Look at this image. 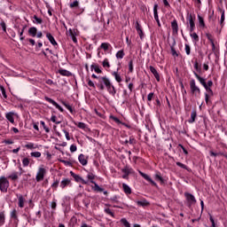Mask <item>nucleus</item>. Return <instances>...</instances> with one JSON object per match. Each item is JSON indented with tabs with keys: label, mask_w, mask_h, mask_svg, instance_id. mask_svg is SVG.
<instances>
[{
	"label": "nucleus",
	"mask_w": 227,
	"mask_h": 227,
	"mask_svg": "<svg viewBox=\"0 0 227 227\" xmlns=\"http://www.w3.org/2000/svg\"><path fill=\"white\" fill-rule=\"evenodd\" d=\"M105 86H106L107 90H111V82L109 81V79H107V77L104 76V77H99L98 78V82L96 84V86H98V88H99V90H101V91H104L105 90Z\"/></svg>",
	"instance_id": "1"
},
{
	"label": "nucleus",
	"mask_w": 227,
	"mask_h": 227,
	"mask_svg": "<svg viewBox=\"0 0 227 227\" xmlns=\"http://www.w3.org/2000/svg\"><path fill=\"white\" fill-rule=\"evenodd\" d=\"M10 187V181L6 176H0V191L1 192H8V188Z\"/></svg>",
	"instance_id": "2"
},
{
	"label": "nucleus",
	"mask_w": 227,
	"mask_h": 227,
	"mask_svg": "<svg viewBox=\"0 0 227 227\" xmlns=\"http://www.w3.org/2000/svg\"><path fill=\"white\" fill-rule=\"evenodd\" d=\"M187 20L189 21L190 24V33H192V31H194V29L196 28V24L194 23V20H196V16L189 14L187 16Z\"/></svg>",
	"instance_id": "3"
},
{
	"label": "nucleus",
	"mask_w": 227,
	"mask_h": 227,
	"mask_svg": "<svg viewBox=\"0 0 227 227\" xmlns=\"http://www.w3.org/2000/svg\"><path fill=\"white\" fill-rule=\"evenodd\" d=\"M190 89H191V92L192 93V95L196 96V93H198L199 95H200V93H201V90H200V88H198V86H196V82L194 80H191Z\"/></svg>",
	"instance_id": "4"
},
{
	"label": "nucleus",
	"mask_w": 227,
	"mask_h": 227,
	"mask_svg": "<svg viewBox=\"0 0 227 227\" xmlns=\"http://www.w3.org/2000/svg\"><path fill=\"white\" fill-rule=\"evenodd\" d=\"M184 196L188 201V207H192V205H196V198H194V195L191 193H184Z\"/></svg>",
	"instance_id": "5"
},
{
	"label": "nucleus",
	"mask_w": 227,
	"mask_h": 227,
	"mask_svg": "<svg viewBox=\"0 0 227 227\" xmlns=\"http://www.w3.org/2000/svg\"><path fill=\"white\" fill-rule=\"evenodd\" d=\"M45 173H47L45 168H40L35 177L36 182H42V180H43V177L45 176Z\"/></svg>",
	"instance_id": "6"
},
{
	"label": "nucleus",
	"mask_w": 227,
	"mask_h": 227,
	"mask_svg": "<svg viewBox=\"0 0 227 227\" xmlns=\"http://www.w3.org/2000/svg\"><path fill=\"white\" fill-rule=\"evenodd\" d=\"M44 99L49 102L50 104H52V106H54L57 109H59V111L60 113H63V111H65L63 109V107H61V106H59V104H58L56 101H54L52 98H49V97H45Z\"/></svg>",
	"instance_id": "7"
},
{
	"label": "nucleus",
	"mask_w": 227,
	"mask_h": 227,
	"mask_svg": "<svg viewBox=\"0 0 227 227\" xmlns=\"http://www.w3.org/2000/svg\"><path fill=\"white\" fill-rule=\"evenodd\" d=\"M122 173L124 175L122 176V178L128 180L129 179V175H132L134 173V170L129 167H125L124 168L121 169Z\"/></svg>",
	"instance_id": "8"
},
{
	"label": "nucleus",
	"mask_w": 227,
	"mask_h": 227,
	"mask_svg": "<svg viewBox=\"0 0 227 227\" xmlns=\"http://www.w3.org/2000/svg\"><path fill=\"white\" fill-rule=\"evenodd\" d=\"M139 175H141V176H143V178H145V180H146L147 182H150V184H153L154 187H157V183L154 182L153 180H152L148 175H146L141 171H139Z\"/></svg>",
	"instance_id": "9"
},
{
	"label": "nucleus",
	"mask_w": 227,
	"mask_h": 227,
	"mask_svg": "<svg viewBox=\"0 0 227 227\" xmlns=\"http://www.w3.org/2000/svg\"><path fill=\"white\" fill-rule=\"evenodd\" d=\"M149 70H150V72L153 73L156 81H158V82H159L160 81V75L159 74V72H157V69H155V67H153V66H150Z\"/></svg>",
	"instance_id": "10"
},
{
	"label": "nucleus",
	"mask_w": 227,
	"mask_h": 227,
	"mask_svg": "<svg viewBox=\"0 0 227 227\" xmlns=\"http://www.w3.org/2000/svg\"><path fill=\"white\" fill-rule=\"evenodd\" d=\"M72 176L74 178L75 182H81L83 185H86L88 182H86L82 177H81L79 175L74 174V172H71Z\"/></svg>",
	"instance_id": "11"
},
{
	"label": "nucleus",
	"mask_w": 227,
	"mask_h": 227,
	"mask_svg": "<svg viewBox=\"0 0 227 227\" xmlns=\"http://www.w3.org/2000/svg\"><path fill=\"white\" fill-rule=\"evenodd\" d=\"M171 27H172L173 35H178V22H176V20H174L171 22Z\"/></svg>",
	"instance_id": "12"
},
{
	"label": "nucleus",
	"mask_w": 227,
	"mask_h": 227,
	"mask_svg": "<svg viewBox=\"0 0 227 227\" xmlns=\"http://www.w3.org/2000/svg\"><path fill=\"white\" fill-rule=\"evenodd\" d=\"M157 8H159V5L154 4V7H153L154 19H155L158 26L160 27V21L159 20V12H157Z\"/></svg>",
	"instance_id": "13"
},
{
	"label": "nucleus",
	"mask_w": 227,
	"mask_h": 227,
	"mask_svg": "<svg viewBox=\"0 0 227 227\" xmlns=\"http://www.w3.org/2000/svg\"><path fill=\"white\" fill-rule=\"evenodd\" d=\"M26 203V199L22 195L18 196V205L20 208H24V204Z\"/></svg>",
	"instance_id": "14"
},
{
	"label": "nucleus",
	"mask_w": 227,
	"mask_h": 227,
	"mask_svg": "<svg viewBox=\"0 0 227 227\" xmlns=\"http://www.w3.org/2000/svg\"><path fill=\"white\" fill-rule=\"evenodd\" d=\"M78 160L82 166H86V164H88V160L86 159V156L84 154H80L78 157Z\"/></svg>",
	"instance_id": "15"
},
{
	"label": "nucleus",
	"mask_w": 227,
	"mask_h": 227,
	"mask_svg": "<svg viewBox=\"0 0 227 227\" xmlns=\"http://www.w3.org/2000/svg\"><path fill=\"white\" fill-rule=\"evenodd\" d=\"M91 72H96V74H102V69H100V67H98V64H92L90 66Z\"/></svg>",
	"instance_id": "16"
},
{
	"label": "nucleus",
	"mask_w": 227,
	"mask_h": 227,
	"mask_svg": "<svg viewBox=\"0 0 227 227\" xmlns=\"http://www.w3.org/2000/svg\"><path fill=\"white\" fill-rule=\"evenodd\" d=\"M194 75L204 88H207L208 86L207 85V82H205V79L200 76V74H198L196 72H194Z\"/></svg>",
	"instance_id": "17"
},
{
	"label": "nucleus",
	"mask_w": 227,
	"mask_h": 227,
	"mask_svg": "<svg viewBox=\"0 0 227 227\" xmlns=\"http://www.w3.org/2000/svg\"><path fill=\"white\" fill-rule=\"evenodd\" d=\"M46 37L48 38L51 45H58V43L56 42V40L54 39V36H52L51 33H47Z\"/></svg>",
	"instance_id": "18"
},
{
	"label": "nucleus",
	"mask_w": 227,
	"mask_h": 227,
	"mask_svg": "<svg viewBox=\"0 0 227 227\" xmlns=\"http://www.w3.org/2000/svg\"><path fill=\"white\" fill-rule=\"evenodd\" d=\"M70 184H72L70 179L66 178V179L61 181L60 187H61V189H65V187H67V185H70Z\"/></svg>",
	"instance_id": "19"
},
{
	"label": "nucleus",
	"mask_w": 227,
	"mask_h": 227,
	"mask_svg": "<svg viewBox=\"0 0 227 227\" xmlns=\"http://www.w3.org/2000/svg\"><path fill=\"white\" fill-rule=\"evenodd\" d=\"M122 189L125 194H132V190L130 189V186L127 184H122Z\"/></svg>",
	"instance_id": "20"
},
{
	"label": "nucleus",
	"mask_w": 227,
	"mask_h": 227,
	"mask_svg": "<svg viewBox=\"0 0 227 227\" xmlns=\"http://www.w3.org/2000/svg\"><path fill=\"white\" fill-rule=\"evenodd\" d=\"M13 113L10 112L6 114L5 118L10 121L11 123H15V120L13 119Z\"/></svg>",
	"instance_id": "21"
},
{
	"label": "nucleus",
	"mask_w": 227,
	"mask_h": 227,
	"mask_svg": "<svg viewBox=\"0 0 227 227\" xmlns=\"http://www.w3.org/2000/svg\"><path fill=\"white\" fill-rule=\"evenodd\" d=\"M59 73L60 74V75H65L66 77H69V75H72L70 71H67L66 69H59Z\"/></svg>",
	"instance_id": "22"
},
{
	"label": "nucleus",
	"mask_w": 227,
	"mask_h": 227,
	"mask_svg": "<svg viewBox=\"0 0 227 227\" xmlns=\"http://www.w3.org/2000/svg\"><path fill=\"white\" fill-rule=\"evenodd\" d=\"M38 32V30L36 29V27H32L28 29V34L31 35V36H36V33Z\"/></svg>",
	"instance_id": "23"
},
{
	"label": "nucleus",
	"mask_w": 227,
	"mask_h": 227,
	"mask_svg": "<svg viewBox=\"0 0 227 227\" xmlns=\"http://www.w3.org/2000/svg\"><path fill=\"white\" fill-rule=\"evenodd\" d=\"M90 184H94V191L97 192H104V190L100 188V186H98L95 181H90Z\"/></svg>",
	"instance_id": "24"
},
{
	"label": "nucleus",
	"mask_w": 227,
	"mask_h": 227,
	"mask_svg": "<svg viewBox=\"0 0 227 227\" xmlns=\"http://www.w3.org/2000/svg\"><path fill=\"white\" fill-rule=\"evenodd\" d=\"M196 110H193L191 114V120L189 121V123H194V121H196Z\"/></svg>",
	"instance_id": "25"
},
{
	"label": "nucleus",
	"mask_w": 227,
	"mask_h": 227,
	"mask_svg": "<svg viewBox=\"0 0 227 227\" xmlns=\"http://www.w3.org/2000/svg\"><path fill=\"white\" fill-rule=\"evenodd\" d=\"M198 20H199V26L200 27H205V20L203 19V17H201L200 15H198Z\"/></svg>",
	"instance_id": "26"
},
{
	"label": "nucleus",
	"mask_w": 227,
	"mask_h": 227,
	"mask_svg": "<svg viewBox=\"0 0 227 227\" xmlns=\"http://www.w3.org/2000/svg\"><path fill=\"white\" fill-rule=\"evenodd\" d=\"M137 204L138 205V207H148V205H150V203L146 200H138Z\"/></svg>",
	"instance_id": "27"
},
{
	"label": "nucleus",
	"mask_w": 227,
	"mask_h": 227,
	"mask_svg": "<svg viewBox=\"0 0 227 227\" xmlns=\"http://www.w3.org/2000/svg\"><path fill=\"white\" fill-rule=\"evenodd\" d=\"M123 56H125L123 50H121L116 53L117 59H123Z\"/></svg>",
	"instance_id": "28"
},
{
	"label": "nucleus",
	"mask_w": 227,
	"mask_h": 227,
	"mask_svg": "<svg viewBox=\"0 0 227 227\" xmlns=\"http://www.w3.org/2000/svg\"><path fill=\"white\" fill-rule=\"evenodd\" d=\"M190 36L195 41V42H200V36L196 33H192L190 34Z\"/></svg>",
	"instance_id": "29"
},
{
	"label": "nucleus",
	"mask_w": 227,
	"mask_h": 227,
	"mask_svg": "<svg viewBox=\"0 0 227 227\" xmlns=\"http://www.w3.org/2000/svg\"><path fill=\"white\" fill-rule=\"evenodd\" d=\"M121 223L123 224V226L125 227H130V223H129V221H127L126 218H121Z\"/></svg>",
	"instance_id": "30"
},
{
	"label": "nucleus",
	"mask_w": 227,
	"mask_h": 227,
	"mask_svg": "<svg viewBox=\"0 0 227 227\" xmlns=\"http://www.w3.org/2000/svg\"><path fill=\"white\" fill-rule=\"evenodd\" d=\"M113 75L115 77V80L117 82H121V76L117 72H114Z\"/></svg>",
	"instance_id": "31"
},
{
	"label": "nucleus",
	"mask_w": 227,
	"mask_h": 227,
	"mask_svg": "<svg viewBox=\"0 0 227 227\" xmlns=\"http://www.w3.org/2000/svg\"><path fill=\"white\" fill-rule=\"evenodd\" d=\"M155 180H158L159 182H160V184H164V178H162V176L160 174L155 175Z\"/></svg>",
	"instance_id": "32"
},
{
	"label": "nucleus",
	"mask_w": 227,
	"mask_h": 227,
	"mask_svg": "<svg viewBox=\"0 0 227 227\" xmlns=\"http://www.w3.org/2000/svg\"><path fill=\"white\" fill-rule=\"evenodd\" d=\"M8 178H11V180L15 181V180L19 179V175H17V172H15V173H12V175H10L8 176Z\"/></svg>",
	"instance_id": "33"
},
{
	"label": "nucleus",
	"mask_w": 227,
	"mask_h": 227,
	"mask_svg": "<svg viewBox=\"0 0 227 227\" xmlns=\"http://www.w3.org/2000/svg\"><path fill=\"white\" fill-rule=\"evenodd\" d=\"M31 157H35L36 159L42 157V153L40 152H34L30 153Z\"/></svg>",
	"instance_id": "34"
},
{
	"label": "nucleus",
	"mask_w": 227,
	"mask_h": 227,
	"mask_svg": "<svg viewBox=\"0 0 227 227\" xmlns=\"http://www.w3.org/2000/svg\"><path fill=\"white\" fill-rule=\"evenodd\" d=\"M103 67L104 68H110L111 67V65L109 64V60L107 59H106L104 61H103Z\"/></svg>",
	"instance_id": "35"
},
{
	"label": "nucleus",
	"mask_w": 227,
	"mask_h": 227,
	"mask_svg": "<svg viewBox=\"0 0 227 227\" xmlns=\"http://www.w3.org/2000/svg\"><path fill=\"white\" fill-rule=\"evenodd\" d=\"M101 49H103L104 51H108L109 50V43H102L100 45Z\"/></svg>",
	"instance_id": "36"
},
{
	"label": "nucleus",
	"mask_w": 227,
	"mask_h": 227,
	"mask_svg": "<svg viewBox=\"0 0 227 227\" xmlns=\"http://www.w3.org/2000/svg\"><path fill=\"white\" fill-rule=\"evenodd\" d=\"M5 217H4V213L1 212L0 213V225L4 224Z\"/></svg>",
	"instance_id": "37"
},
{
	"label": "nucleus",
	"mask_w": 227,
	"mask_h": 227,
	"mask_svg": "<svg viewBox=\"0 0 227 227\" xmlns=\"http://www.w3.org/2000/svg\"><path fill=\"white\" fill-rule=\"evenodd\" d=\"M41 125L44 129L45 132H47V134H49V132H51V129H49V128L45 125V122L43 121H41Z\"/></svg>",
	"instance_id": "38"
},
{
	"label": "nucleus",
	"mask_w": 227,
	"mask_h": 227,
	"mask_svg": "<svg viewBox=\"0 0 227 227\" xmlns=\"http://www.w3.org/2000/svg\"><path fill=\"white\" fill-rule=\"evenodd\" d=\"M22 164H23V166L26 168V167H27V166H29V159L28 158H24L23 160H22Z\"/></svg>",
	"instance_id": "39"
},
{
	"label": "nucleus",
	"mask_w": 227,
	"mask_h": 227,
	"mask_svg": "<svg viewBox=\"0 0 227 227\" xmlns=\"http://www.w3.org/2000/svg\"><path fill=\"white\" fill-rule=\"evenodd\" d=\"M70 8H77L79 6V1L75 0L74 2L70 4Z\"/></svg>",
	"instance_id": "40"
},
{
	"label": "nucleus",
	"mask_w": 227,
	"mask_h": 227,
	"mask_svg": "<svg viewBox=\"0 0 227 227\" xmlns=\"http://www.w3.org/2000/svg\"><path fill=\"white\" fill-rule=\"evenodd\" d=\"M0 90L2 91L4 98H7L6 90H4V87H3V85H0Z\"/></svg>",
	"instance_id": "41"
},
{
	"label": "nucleus",
	"mask_w": 227,
	"mask_h": 227,
	"mask_svg": "<svg viewBox=\"0 0 227 227\" xmlns=\"http://www.w3.org/2000/svg\"><path fill=\"white\" fill-rule=\"evenodd\" d=\"M106 214H108V215H111L112 217H114V213L110 208L105 209Z\"/></svg>",
	"instance_id": "42"
},
{
	"label": "nucleus",
	"mask_w": 227,
	"mask_h": 227,
	"mask_svg": "<svg viewBox=\"0 0 227 227\" xmlns=\"http://www.w3.org/2000/svg\"><path fill=\"white\" fill-rule=\"evenodd\" d=\"M34 20H35V24H42L43 20L41 18L36 17V15L34 16Z\"/></svg>",
	"instance_id": "43"
},
{
	"label": "nucleus",
	"mask_w": 227,
	"mask_h": 227,
	"mask_svg": "<svg viewBox=\"0 0 227 227\" xmlns=\"http://www.w3.org/2000/svg\"><path fill=\"white\" fill-rule=\"evenodd\" d=\"M129 72H134V65H133V61L130 60L129 63Z\"/></svg>",
	"instance_id": "44"
},
{
	"label": "nucleus",
	"mask_w": 227,
	"mask_h": 227,
	"mask_svg": "<svg viewBox=\"0 0 227 227\" xmlns=\"http://www.w3.org/2000/svg\"><path fill=\"white\" fill-rule=\"evenodd\" d=\"M211 157H217L218 155H223V153H214V151H210Z\"/></svg>",
	"instance_id": "45"
},
{
	"label": "nucleus",
	"mask_w": 227,
	"mask_h": 227,
	"mask_svg": "<svg viewBox=\"0 0 227 227\" xmlns=\"http://www.w3.org/2000/svg\"><path fill=\"white\" fill-rule=\"evenodd\" d=\"M176 166H178L179 168H182L183 169H187V166H185L184 163L180 161L176 162Z\"/></svg>",
	"instance_id": "46"
},
{
	"label": "nucleus",
	"mask_w": 227,
	"mask_h": 227,
	"mask_svg": "<svg viewBox=\"0 0 227 227\" xmlns=\"http://www.w3.org/2000/svg\"><path fill=\"white\" fill-rule=\"evenodd\" d=\"M11 217L12 219H17V210L13 209L12 212L11 213Z\"/></svg>",
	"instance_id": "47"
},
{
	"label": "nucleus",
	"mask_w": 227,
	"mask_h": 227,
	"mask_svg": "<svg viewBox=\"0 0 227 227\" xmlns=\"http://www.w3.org/2000/svg\"><path fill=\"white\" fill-rule=\"evenodd\" d=\"M111 119L114 120L115 123H118V125H121V121H120V119H118L117 117L112 116Z\"/></svg>",
	"instance_id": "48"
},
{
	"label": "nucleus",
	"mask_w": 227,
	"mask_h": 227,
	"mask_svg": "<svg viewBox=\"0 0 227 227\" xmlns=\"http://www.w3.org/2000/svg\"><path fill=\"white\" fill-rule=\"evenodd\" d=\"M56 115H52L51 118V121H53V123H56L57 125H59V123H61V121H56Z\"/></svg>",
	"instance_id": "49"
},
{
	"label": "nucleus",
	"mask_w": 227,
	"mask_h": 227,
	"mask_svg": "<svg viewBox=\"0 0 227 227\" xmlns=\"http://www.w3.org/2000/svg\"><path fill=\"white\" fill-rule=\"evenodd\" d=\"M171 54L172 56L178 57V53L176 52V50H175V47L171 46Z\"/></svg>",
	"instance_id": "50"
},
{
	"label": "nucleus",
	"mask_w": 227,
	"mask_h": 227,
	"mask_svg": "<svg viewBox=\"0 0 227 227\" xmlns=\"http://www.w3.org/2000/svg\"><path fill=\"white\" fill-rule=\"evenodd\" d=\"M70 152H72V153H74V152H77V145H72L70 146Z\"/></svg>",
	"instance_id": "51"
},
{
	"label": "nucleus",
	"mask_w": 227,
	"mask_h": 227,
	"mask_svg": "<svg viewBox=\"0 0 227 227\" xmlns=\"http://www.w3.org/2000/svg\"><path fill=\"white\" fill-rule=\"evenodd\" d=\"M65 107H67V109H68V111H70L71 113H74V109L72 108V106L67 103H63Z\"/></svg>",
	"instance_id": "52"
},
{
	"label": "nucleus",
	"mask_w": 227,
	"mask_h": 227,
	"mask_svg": "<svg viewBox=\"0 0 227 227\" xmlns=\"http://www.w3.org/2000/svg\"><path fill=\"white\" fill-rule=\"evenodd\" d=\"M58 185H59V181L56 180L52 184L51 187L53 189H58Z\"/></svg>",
	"instance_id": "53"
},
{
	"label": "nucleus",
	"mask_w": 227,
	"mask_h": 227,
	"mask_svg": "<svg viewBox=\"0 0 227 227\" xmlns=\"http://www.w3.org/2000/svg\"><path fill=\"white\" fill-rule=\"evenodd\" d=\"M206 36H207V40H209V42H211V43H212V42H214V36H212L211 34H206Z\"/></svg>",
	"instance_id": "54"
},
{
	"label": "nucleus",
	"mask_w": 227,
	"mask_h": 227,
	"mask_svg": "<svg viewBox=\"0 0 227 227\" xmlns=\"http://www.w3.org/2000/svg\"><path fill=\"white\" fill-rule=\"evenodd\" d=\"M185 51L188 56L191 54V46L189 44H185Z\"/></svg>",
	"instance_id": "55"
},
{
	"label": "nucleus",
	"mask_w": 227,
	"mask_h": 227,
	"mask_svg": "<svg viewBox=\"0 0 227 227\" xmlns=\"http://www.w3.org/2000/svg\"><path fill=\"white\" fill-rule=\"evenodd\" d=\"M60 162H62V164H65V166H72V162L65 160H60Z\"/></svg>",
	"instance_id": "56"
},
{
	"label": "nucleus",
	"mask_w": 227,
	"mask_h": 227,
	"mask_svg": "<svg viewBox=\"0 0 227 227\" xmlns=\"http://www.w3.org/2000/svg\"><path fill=\"white\" fill-rule=\"evenodd\" d=\"M77 127L79 129H86V124L84 122H78Z\"/></svg>",
	"instance_id": "57"
},
{
	"label": "nucleus",
	"mask_w": 227,
	"mask_h": 227,
	"mask_svg": "<svg viewBox=\"0 0 227 227\" xmlns=\"http://www.w3.org/2000/svg\"><path fill=\"white\" fill-rule=\"evenodd\" d=\"M87 178H88L89 180H90V182H93V180H95V175H93V174H89V175L87 176Z\"/></svg>",
	"instance_id": "58"
},
{
	"label": "nucleus",
	"mask_w": 227,
	"mask_h": 227,
	"mask_svg": "<svg viewBox=\"0 0 227 227\" xmlns=\"http://www.w3.org/2000/svg\"><path fill=\"white\" fill-rule=\"evenodd\" d=\"M224 22V12H222V15H221V20H220V24L223 27V24Z\"/></svg>",
	"instance_id": "59"
},
{
	"label": "nucleus",
	"mask_w": 227,
	"mask_h": 227,
	"mask_svg": "<svg viewBox=\"0 0 227 227\" xmlns=\"http://www.w3.org/2000/svg\"><path fill=\"white\" fill-rule=\"evenodd\" d=\"M208 94H205V100H206V104L208 106L209 104H212V102L208 99Z\"/></svg>",
	"instance_id": "60"
},
{
	"label": "nucleus",
	"mask_w": 227,
	"mask_h": 227,
	"mask_svg": "<svg viewBox=\"0 0 227 227\" xmlns=\"http://www.w3.org/2000/svg\"><path fill=\"white\" fill-rule=\"evenodd\" d=\"M137 32L141 31V25L139 24L138 21L136 22V26H135Z\"/></svg>",
	"instance_id": "61"
},
{
	"label": "nucleus",
	"mask_w": 227,
	"mask_h": 227,
	"mask_svg": "<svg viewBox=\"0 0 227 227\" xmlns=\"http://www.w3.org/2000/svg\"><path fill=\"white\" fill-rule=\"evenodd\" d=\"M194 68H195V70H197V72H200L201 70V67H200L198 65V61H195Z\"/></svg>",
	"instance_id": "62"
},
{
	"label": "nucleus",
	"mask_w": 227,
	"mask_h": 227,
	"mask_svg": "<svg viewBox=\"0 0 227 227\" xmlns=\"http://www.w3.org/2000/svg\"><path fill=\"white\" fill-rule=\"evenodd\" d=\"M209 221H210L211 223H212V227H216V226H215V222L214 221V217H213L212 215H210Z\"/></svg>",
	"instance_id": "63"
},
{
	"label": "nucleus",
	"mask_w": 227,
	"mask_h": 227,
	"mask_svg": "<svg viewBox=\"0 0 227 227\" xmlns=\"http://www.w3.org/2000/svg\"><path fill=\"white\" fill-rule=\"evenodd\" d=\"M152 98H153V92L149 93L147 96V99L149 102L152 101Z\"/></svg>",
	"instance_id": "64"
}]
</instances>
